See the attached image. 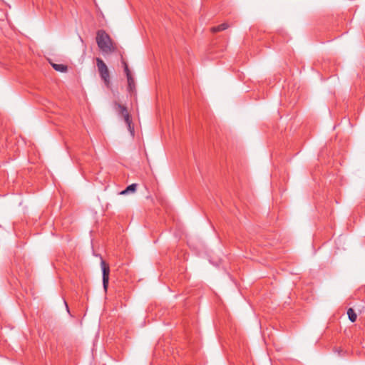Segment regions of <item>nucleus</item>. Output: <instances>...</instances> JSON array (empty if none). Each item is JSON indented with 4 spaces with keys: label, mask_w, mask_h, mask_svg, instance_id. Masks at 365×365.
<instances>
[{
    "label": "nucleus",
    "mask_w": 365,
    "mask_h": 365,
    "mask_svg": "<svg viewBox=\"0 0 365 365\" xmlns=\"http://www.w3.org/2000/svg\"><path fill=\"white\" fill-rule=\"evenodd\" d=\"M96 65L101 79L105 85L108 87L110 86V74L106 64L101 58H97Z\"/></svg>",
    "instance_id": "7ed1b4c3"
},
{
    "label": "nucleus",
    "mask_w": 365,
    "mask_h": 365,
    "mask_svg": "<svg viewBox=\"0 0 365 365\" xmlns=\"http://www.w3.org/2000/svg\"><path fill=\"white\" fill-rule=\"evenodd\" d=\"M127 81H128V91L129 93H133L135 88L134 78L132 76H128V77H127Z\"/></svg>",
    "instance_id": "423d86ee"
},
{
    "label": "nucleus",
    "mask_w": 365,
    "mask_h": 365,
    "mask_svg": "<svg viewBox=\"0 0 365 365\" xmlns=\"http://www.w3.org/2000/svg\"><path fill=\"white\" fill-rule=\"evenodd\" d=\"M113 108L117 112V113L122 116L124 119L125 123H126L128 126V129L130 131L132 136L134 135V127L132 125V120L130 119V116L129 115V113L128 111L127 108L121 105L120 103L115 101L113 103Z\"/></svg>",
    "instance_id": "f03ea898"
},
{
    "label": "nucleus",
    "mask_w": 365,
    "mask_h": 365,
    "mask_svg": "<svg viewBox=\"0 0 365 365\" xmlns=\"http://www.w3.org/2000/svg\"><path fill=\"white\" fill-rule=\"evenodd\" d=\"M64 304H65V305H66V307L67 312H69V308H68V304H67V303H66V302L65 300H64Z\"/></svg>",
    "instance_id": "9b49d317"
},
{
    "label": "nucleus",
    "mask_w": 365,
    "mask_h": 365,
    "mask_svg": "<svg viewBox=\"0 0 365 365\" xmlns=\"http://www.w3.org/2000/svg\"><path fill=\"white\" fill-rule=\"evenodd\" d=\"M347 315H348L349 319L351 322H354L356 320V318H357L356 314L355 313L354 310L352 308L348 309Z\"/></svg>",
    "instance_id": "1a4fd4ad"
},
{
    "label": "nucleus",
    "mask_w": 365,
    "mask_h": 365,
    "mask_svg": "<svg viewBox=\"0 0 365 365\" xmlns=\"http://www.w3.org/2000/svg\"><path fill=\"white\" fill-rule=\"evenodd\" d=\"M51 66L54 70L59 72H66L67 71V66L63 64L51 63Z\"/></svg>",
    "instance_id": "6e6552de"
},
{
    "label": "nucleus",
    "mask_w": 365,
    "mask_h": 365,
    "mask_svg": "<svg viewBox=\"0 0 365 365\" xmlns=\"http://www.w3.org/2000/svg\"><path fill=\"white\" fill-rule=\"evenodd\" d=\"M137 184L136 183H133L130 185H128L125 190H122L120 194V195H126V194H128V193H130V192H135V190H136V188H137Z\"/></svg>",
    "instance_id": "39448f33"
},
{
    "label": "nucleus",
    "mask_w": 365,
    "mask_h": 365,
    "mask_svg": "<svg viewBox=\"0 0 365 365\" xmlns=\"http://www.w3.org/2000/svg\"><path fill=\"white\" fill-rule=\"evenodd\" d=\"M96 43L100 50L104 53H110L115 50L109 35L104 30L97 31Z\"/></svg>",
    "instance_id": "f257e3e1"
},
{
    "label": "nucleus",
    "mask_w": 365,
    "mask_h": 365,
    "mask_svg": "<svg viewBox=\"0 0 365 365\" xmlns=\"http://www.w3.org/2000/svg\"><path fill=\"white\" fill-rule=\"evenodd\" d=\"M337 351V352H338V354H339V355H340V354H341V352L342 351V350H341V349H336V351Z\"/></svg>",
    "instance_id": "f8f14e48"
},
{
    "label": "nucleus",
    "mask_w": 365,
    "mask_h": 365,
    "mask_svg": "<svg viewBox=\"0 0 365 365\" xmlns=\"http://www.w3.org/2000/svg\"><path fill=\"white\" fill-rule=\"evenodd\" d=\"M123 64L124 71L125 73L126 77L131 76H132L131 72H130L126 62L123 61Z\"/></svg>",
    "instance_id": "9d476101"
},
{
    "label": "nucleus",
    "mask_w": 365,
    "mask_h": 365,
    "mask_svg": "<svg viewBox=\"0 0 365 365\" xmlns=\"http://www.w3.org/2000/svg\"><path fill=\"white\" fill-rule=\"evenodd\" d=\"M101 267L102 269V280H103V287L105 292H107L108 282H109V274H110V267L109 265L103 260L101 259Z\"/></svg>",
    "instance_id": "20e7f679"
},
{
    "label": "nucleus",
    "mask_w": 365,
    "mask_h": 365,
    "mask_svg": "<svg viewBox=\"0 0 365 365\" xmlns=\"http://www.w3.org/2000/svg\"><path fill=\"white\" fill-rule=\"evenodd\" d=\"M229 27V25L227 23H223L220 25H218L217 26H214L211 29V31L213 33L219 32L221 31H224L227 29Z\"/></svg>",
    "instance_id": "0eeeda50"
}]
</instances>
